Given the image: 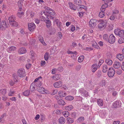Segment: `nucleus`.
<instances>
[{
  "mask_svg": "<svg viewBox=\"0 0 124 124\" xmlns=\"http://www.w3.org/2000/svg\"><path fill=\"white\" fill-rule=\"evenodd\" d=\"M107 22L106 20H102L100 21L98 24V28L100 30L105 28L107 26Z\"/></svg>",
  "mask_w": 124,
  "mask_h": 124,
  "instance_id": "1",
  "label": "nucleus"
},
{
  "mask_svg": "<svg viewBox=\"0 0 124 124\" xmlns=\"http://www.w3.org/2000/svg\"><path fill=\"white\" fill-rule=\"evenodd\" d=\"M17 74L18 76L21 78L24 77L25 75V70L22 68H21L18 70Z\"/></svg>",
  "mask_w": 124,
  "mask_h": 124,
  "instance_id": "2",
  "label": "nucleus"
},
{
  "mask_svg": "<svg viewBox=\"0 0 124 124\" xmlns=\"http://www.w3.org/2000/svg\"><path fill=\"white\" fill-rule=\"evenodd\" d=\"M78 91L82 96L84 97H87L88 96V92L84 88H80Z\"/></svg>",
  "mask_w": 124,
  "mask_h": 124,
  "instance_id": "3",
  "label": "nucleus"
},
{
  "mask_svg": "<svg viewBox=\"0 0 124 124\" xmlns=\"http://www.w3.org/2000/svg\"><path fill=\"white\" fill-rule=\"evenodd\" d=\"M96 20L91 19L89 22L90 27L92 28H94L96 26Z\"/></svg>",
  "mask_w": 124,
  "mask_h": 124,
  "instance_id": "4",
  "label": "nucleus"
},
{
  "mask_svg": "<svg viewBox=\"0 0 124 124\" xmlns=\"http://www.w3.org/2000/svg\"><path fill=\"white\" fill-rule=\"evenodd\" d=\"M115 73V71L113 68L111 67L108 69V74L109 77H112L113 76Z\"/></svg>",
  "mask_w": 124,
  "mask_h": 124,
  "instance_id": "5",
  "label": "nucleus"
},
{
  "mask_svg": "<svg viewBox=\"0 0 124 124\" xmlns=\"http://www.w3.org/2000/svg\"><path fill=\"white\" fill-rule=\"evenodd\" d=\"M115 36L113 34H111L109 36L108 42L111 44H113L115 42Z\"/></svg>",
  "mask_w": 124,
  "mask_h": 124,
  "instance_id": "6",
  "label": "nucleus"
},
{
  "mask_svg": "<svg viewBox=\"0 0 124 124\" xmlns=\"http://www.w3.org/2000/svg\"><path fill=\"white\" fill-rule=\"evenodd\" d=\"M115 33L118 36L120 37H123L124 36V30H115Z\"/></svg>",
  "mask_w": 124,
  "mask_h": 124,
  "instance_id": "7",
  "label": "nucleus"
},
{
  "mask_svg": "<svg viewBox=\"0 0 124 124\" xmlns=\"http://www.w3.org/2000/svg\"><path fill=\"white\" fill-rule=\"evenodd\" d=\"M8 25H7L5 21H1V25H0V29L3 30L5 28L7 27Z\"/></svg>",
  "mask_w": 124,
  "mask_h": 124,
  "instance_id": "8",
  "label": "nucleus"
},
{
  "mask_svg": "<svg viewBox=\"0 0 124 124\" xmlns=\"http://www.w3.org/2000/svg\"><path fill=\"white\" fill-rule=\"evenodd\" d=\"M62 82L60 81L54 83V87L57 88H59L62 87Z\"/></svg>",
  "mask_w": 124,
  "mask_h": 124,
  "instance_id": "9",
  "label": "nucleus"
},
{
  "mask_svg": "<svg viewBox=\"0 0 124 124\" xmlns=\"http://www.w3.org/2000/svg\"><path fill=\"white\" fill-rule=\"evenodd\" d=\"M113 67L116 69H117L120 67V63L116 60H115L113 65Z\"/></svg>",
  "mask_w": 124,
  "mask_h": 124,
  "instance_id": "10",
  "label": "nucleus"
},
{
  "mask_svg": "<svg viewBox=\"0 0 124 124\" xmlns=\"http://www.w3.org/2000/svg\"><path fill=\"white\" fill-rule=\"evenodd\" d=\"M35 25L33 23H32L28 24V27L29 30L30 31H32L35 29Z\"/></svg>",
  "mask_w": 124,
  "mask_h": 124,
  "instance_id": "11",
  "label": "nucleus"
},
{
  "mask_svg": "<svg viewBox=\"0 0 124 124\" xmlns=\"http://www.w3.org/2000/svg\"><path fill=\"white\" fill-rule=\"evenodd\" d=\"M37 90L38 92L42 94H44L46 93L47 91L42 87L37 88Z\"/></svg>",
  "mask_w": 124,
  "mask_h": 124,
  "instance_id": "12",
  "label": "nucleus"
},
{
  "mask_svg": "<svg viewBox=\"0 0 124 124\" xmlns=\"http://www.w3.org/2000/svg\"><path fill=\"white\" fill-rule=\"evenodd\" d=\"M98 66L97 64H93L91 66V71L93 72H94L97 70Z\"/></svg>",
  "mask_w": 124,
  "mask_h": 124,
  "instance_id": "13",
  "label": "nucleus"
},
{
  "mask_svg": "<svg viewBox=\"0 0 124 124\" xmlns=\"http://www.w3.org/2000/svg\"><path fill=\"white\" fill-rule=\"evenodd\" d=\"M121 102L119 101H117L114 102L113 106L114 108L120 107L121 106Z\"/></svg>",
  "mask_w": 124,
  "mask_h": 124,
  "instance_id": "14",
  "label": "nucleus"
},
{
  "mask_svg": "<svg viewBox=\"0 0 124 124\" xmlns=\"http://www.w3.org/2000/svg\"><path fill=\"white\" fill-rule=\"evenodd\" d=\"M26 51V49L23 47H21L19 49L18 52L20 54H23L25 53Z\"/></svg>",
  "mask_w": 124,
  "mask_h": 124,
  "instance_id": "15",
  "label": "nucleus"
},
{
  "mask_svg": "<svg viewBox=\"0 0 124 124\" xmlns=\"http://www.w3.org/2000/svg\"><path fill=\"white\" fill-rule=\"evenodd\" d=\"M58 94L61 97H65L67 95V94L65 92L62 91H60L58 92Z\"/></svg>",
  "mask_w": 124,
  "mask_h": 124,
  "instance_id": "16",
  "label": "nucleus"
},
{
  "mask_svg": "<svg viewBox=\"0 0 124 124\" xmlns=\"http://www.w3.org/2000/svg\"><path fill=\"white\" fill-rule=\"evenodd\" d=\"M61 77V75L59 74H57L53 75L52 77V78L53 79L55 80H57L59 79Z\"/></svg>",
  "mask_w": 124,
  "mask_h": 124,
  "instance_id": "17",
  "label": "nucleus"
},
{
  "mask_svg": "<svg viewBox=\"0 0 124 124\" xmlns=\"http://www.w3.org/2000/svg\"><path fill=\"white\" fill-rule=\"evenodd\" d=\"M70 7V8L73 10H75L77 8L76 6H75L71 2H69Z\"/></svg>",
  "mask_w": 124,
  "mask_h": 124,
  "instance_id": "18",
  "label": "nucleus"
},
{
  "mask_svg": "<svg viewBox=\"0 0 124 124\" xmlns=\"http://www.w3.org/2000/svg\"><path fill=\"white\" fill-rule=\"evenodd\" d=\"M108 6V4L106 3H105L102 5L101 8V11H104L105 10L106 8Z\"/></svg>",
  "mask_w": 124,
  "mask_h": 124,
  "instance_id": "19",
  "label": "nucleus"
},
{
  "mask_svg": "<svg viewBox=\"0 0 124 124\" xmlns=\"http://www.w3.org/2000/svg\"><path fill=\"white\" fill-rule=\"evenodd\" d=\"M97 103L99 106H102L103 105V102L101 99H98L97 100Z\"/></svg>",
  "mask_w": 124,
  "mask_h": 124,
  "instance_id": "20",
  "label": "nucleus"
},
{
  "mask_svg": "<svg viewBox=\"0 0 124 124\" xmlns=\"http://www.w3.org/2000/svg\"><path fill=\"white\" fill-rule=\"evenodd\" d=\"M9 24L14 21L15 20V17L14 16H12L9 17L8 18Z\"/></svg>",
  "mask_w": 124,
  "mask_h": 124,
  "instance_id": "21",
  "label": "nucleus"
},
{
  "mask_svg": "<svg viewBox=\"0 0 124 124\" xmlns=\"http://www.w3.org/2000/svg\"><path fill=\"white\" fill-rule=\"evenodd\" d=\"M49 9H48V14L49 15H52L54 16L55 13L54 12L53 10H52L50 8H48Z\"/></svg>",
  "mask_w": 124,
  "mask_h": 124,
  "instance_id": "22",
  "label": "nucleus"
},
{
  "mask_svg": "<svg viewBox=\"0 0 124 124\" xmlns=\"http://www.w3.org/2000/svg\"><path fill=\"white\" fill-rule=\"evenodd\" d=\"M65 119L63 117H61L59 119V122L61 124H64L65 122Z\"/></svg>",
  "mask_w": 124,
  "mask_h": 124,
  "instance_id": "23",
  "label": "nucleus"
},
{
  "mask_svg": "<svg viewBox=\"0 0 124 124\" xmlns=\"http://www.w3.org/2000/svg\"><path fill=\"white\" fill-rule=\"evenodd\" d=\"M67 121L68 124H71L74 122V120L72 118L68 117L67 118Z\"/></svg>",
  "mask_w": 124,
  "mask_h": 124,
  "instance_id": "24",
  "label": "nucleus"
},
{
  "mask_svg": "<svg viewBox=\"0 0 124 124\" xmlns=\"http://www.w3.org/2000/svg\"><path fill=\"white\" fill-rule=\"evenodd\" d=\"M45 22L46 23V26L47 27L49 28L50 26L51 25V23L49 20L48 19L46 20Z\"/></svg>",
  "mask_w": 124,
  "mask_h": 124,
  "instance_id": "25",
  "label": "nucleus"
},
{
  "mask_svg": "<svg viewBox=\"0 0 124 124\" xmlns=\"http://www.w3.org/2000/svg\"><path fill=\"white\" fill-rule=\"evenodd\" d=\"M105 62L106 63L109 65H110L112 64V61L110 59H107L106 60Z\"/></svg>",
  "mask_w": 124,
  "mask_h": 124,
  "instance_id": "26",
  "label": "nucleus"
},
{
  "mask_svg": "<svg viewBox=\"0 0 124 124\" xmlns=\"http://www.w3.org/2000/svg\"><path fill=\"white\" fill-rule=\"evenodd\" d=\"M116 58L120 61H122L124 58V56L122 54H118L116 56Z\"/></svg>",
  "mask_w": 124,
  "mask_h": 124,
  "instance_id": "27",
  "label": "nucleus"
},
{
  "mask_svg": "<svg viewBox=\"0 0 124 124\" xmlns=\"http://www.w3.org/2000/svg\"><path fill=\"white\" fill-rule=\"evenodd\" d=\"M22 93L24 95L26 96H28L30 95V92L29 90H27L23 93Z\"/></svg>",
  "mask_w": 124,
  "mask_h": 124,
  "instance_id": "28",
  "label": "nucleus"
},
{
  "mask_svg": "<svg viewBox=\"0 0 124 124\" xmlns=\"http://www.w3.org/2000/svg\"><path fill=\"white\" fill-rule=\"evenodd\" d=\"M58 103L59 105L62 106L66 104L65 102L62 99L58 101Z\"/></svg>",
  "mask_w": 124,
  "mask_h": 124,
  "instance_id": "29",
  "label": "nucleus"
},
{
  "mask_svg": "<svg viewBox=\"0 0 124 124\" xmlns=\"http://www.w3.org/2000/svg\"><path fill=\"white\" fill-rule=\"evenodd\" d=\"M102 72L104 73L108 71V66L106 65H103V67Z\"/></svg>",
  "mask_w": 124,
  "mask_h": 124,
  "instance_id": "30",
  "label": "nucleus"
},
{
  "mask_svg": "<svg viewBox=\"0 0 124 124\" xmlns=\"http://www.w3.org/2000/svg\"><path fill=\"white\" fill-rule=\"evenodd\" d=\"M39 40L40 41L44 46H46V44L44 41L43 38L42 37H39Z\"/></svg>",
  "mask_w": 124,
  "mask_h": 124,
  "instance_id": "31",
  "label": "nucleus"
},
{
  "mask_svg": "<svg viewBox=\"0 0 124 124\" xmlns=\"http://www.w3.org/2000/svg\"><path fill=\"white\" fill-rule=\"evenodd\" d=\"M78 114V112L77 111L72 112L71 113V115L73 117L75 118L77 117Z\"/></svg>",
  "mask_w": 124,
  "mask_h": 124,
  "instance_id": "32",
  "label": "nucleus"
},
{
  "mask_svg": "<svg viewBox=\"0 0 124 124\" xmlns=\"http://www.w3.org/2000/svg\"><path fill=\"white\" fill-rule=\"evenodd\" d=\"M108 35L107 34H105L103 36V38L104 40L108 42Z\"/></svg>",
  "mask_w": 124,
  "mask_h": 124,
  "instance_id": "33",
  "label": "nucleus"
},
{
  "mask_svg": "<svg viewBox=\"0 0 124 124\" xmlns=\"http://www.w3.org/2000/svg\"><path fill=\"white\" fill-rule=\"evenodd\" d=\"M7 92L6 90V89H2L0 90V93L2 95H4Z\"/></svg>",
  "mask_w": 124,
  "mask_h": 124,
  "instance_id": "34",
  "label": "nucleus"
},
{
  "mask_svg": "<svg viewBox=\"0 0 124 124\" xmlns=\"http://www.w3.org/2000/svg\"><path fill=\"white\" fill-rule=\"evenodd\" d=\"M10 24L14 27H17L18 25V23L17 22L15 21L12 22L11 23H10Z\"/></svg>",
  "mask_w": 124,
  "mask_h": 124,
  "instance_id": "35",
  "label": "nucleus"
},
{
  "mask_svg": "<svg viewBox=\"0 0 124 124\" xmlns=\"http://www.w3.org/2000/svg\"><path fill=\"white\" fill-rule=\"evenodd\" d=\"M84 56L83 55L80 56L78 59V61L79 62H82L84 60Z\"/></svg>",
  "mask_w": 124,
  "mask_h": 124,
  "instance_id": "36",
  "label": "nucleus"
},
{
  "mask_svg": "<svg viewBox=\"0 0 124 124\" xmlns=\"http://www.w3.org/2000/svg\"><path fill=\"white\" fill-rule=\"evenodd\" d=\"M65 99L67 100L71 101L73 100L74 99V97L73 96H66L65 98Z\"/></svg>",
  "mask_w": 124,
  "mask_h": 124,
  "instance_id": "37",
  "label": "nucleus"
},
{
  "mask_svg": "<svg viewBox=\"0 0 124 124\" xmlns=\"http://www.w3.org/2000/svg\"><path fill=\"white\" fill-rule=\"evenodd\" d=\"M93 46L95 48H97V49H98L99 47L96 42L94 41H93Z\"/></svg>",
  "mask_w": 124,
  "mask_h": 124,
  "instance_id": "38",
  "label": "nucleus"
},
{
  "mask_svg": "<svg viewBox=\"0 0 124 124\" xmlns=\"http://www.w3.org/2000/svg\"><path fill=\"white\" fill-rule=\"evenodd\" d=\"M73 108V107L71 105H70L65 107V108L68 111L72 109Z\"/></svg>",
  "mask_w": 124,
  "mask_h": 124,
  "instance_id": "39",
  "label": "nucleus"
},
{
  "mask_svg": "<svg viewBox=\"0 0 124 124\" xmlns=\"http://www.w3.org/2000/svg\"><path fill=\"white\" fill-rule=\"evenodd\" d=\"M106 83V81L105 80H102L99 84V85L102 87L105 86Z\"/></svg>",
  "mask_w": 124,
  "mask_h": 124,
  "instance_id": "40",
  "label": "nucleus"
},
{
  "mask_svg": "<svg viewBox=\"0 0 124 124\" xmlns=\"http://www.w3.org/2000/svg\"><path fill=\"white\" fill-rule=\"evenodd\" d=\"M49 54L48 52L46 53L44 56V58L45 60L46 61H47L48 59Z\"/></svg>",
  "mask_w": 124,
  "mask_h": 124,
  "instance_id": "41",
  "label": "nucleus"
},
{
  "mask_svg": "<svg viewBox=\"0 0 124 124\" xmlns=\"http://www.w3.org/2000/svg\"><path fill=\"white\" fill-rule=\"evenodd\" d=\"M74 3L77 5L80 6L81 4V1L80 0H75Z\"/></svg>",
  "mask_w": 124,
  "mask_h": 124,
  "instance_id": "42",
  "label": "nucleus"
},
{
  "mask_svg": "<svg viewBox=\"0 0 124 124\" xmlns=\"http://www.w3.org/2000/svg\"><path fill=\"white\" fill-rule=\"evenodd\" d=\"M84 120V118L83 116H81L79 118L77 121L78 122H80L81 121H83Z\"/></svg>",
  "mask_w": 124,
  "mask_h": 124,
  "instance_id": "43",
  "label": "nucleus"
},
{
  "mask_svg": "<svg viewBox=\"0 0 124 124\" xmlns=\"http://www.w3.org/2000/svg\"><path fill=\"white\" fill-rule=\"evenodd\" d=\"M34 83H32L30 87V90L32 91H34L35 89V87L34 86Z\"/></svg>",
  "mask_w": 124,
  "mask_h": 124,
  "instance_id": "44",
  "label": "nucleus"
},
{
  "mask_svg": "<svg viewBox=\"0 0 124 124\" xmlns=\"http://www.w3.org/2000/svg\"><path fill=\"white\" fill-rule=\"evenodd\" d=\"M118 42L120 44L124 43V37L120 38L118 40Z\"/></svg>",
  "mask_w": 124,
  "mask_h": 124,
  "instance_id": "45",
  "label": "nucleus"
},
{
  "mask_svg": "<svg viewBox=\"0 0 124 124\" xmlns=\"http://www.w3.org/2000/svg\"><path fill=\"white\" fill-rule=\"evenodd\" d=\"M63 115L65 117H67L70 115L68 111H66L63 113Z\"/></svg>",
  "mask_w": 124,
  "mask_h": 124,
  "instance_id": "46",
  "label": "nucleus"
},
{
  "mask_svg": "<svg viewBox=\"0 0 124 124\" xmlns=\"http://www.w3.org/2000/svg\"><path fill=\"white\" fill-rule=\"evenodd\" d=\"M104 11H101L99 13V16L100 17L102 18L104 16Z\"/></svg>",
  "mask_w": 124,
  "mask_h": 124,
  "instance_id": "47",
  "label": "nucleus"
},
{
  "mask_svg": "<svg viewBox=\"0 0 124 124\" xmlns=\"http://www.w3.org/2000/svg\"><path fill=\"white\" fill-rule=\"evenodd\" d=\"M63 67H59L57 69V70L58 73H60L62 72L63 70Z\"/></svg>",
  "mask_w": 124,
  "mask_h": 124,
  "instance_id": "48",
  "label": "nucleus"
},
{
  "mask_svg": "<svg viewBox=\"0 0 124 124\" xmlns=\"http://www.w3.org/2000/svg\"><path fill=\"white\" fill-rule=\"evenodd\" d=\"M55 22L58 27H60L61 26V23L59 21V20L58 19H56Z\"/></svg>",
  "mask_w": 124,
  "mask_h": 124,
  "instance_id": "49",
  "label": "nucleus"
},
{
  "mask_svg": "<svg viewBox=\"0 0 124 124\" xmlns=\"http://www.w3.org/2000/svg\"><path fill=\"white\" fill-rule=\"evenodd\" d=\"M56 73H58L57 69L54 68L52 70L51 73L52 74H54Z\"/></svg>",
  "mask_w": 124,
  "mask_h": 124,
  "instance_id": "50",
  "label": "nucleus"
},
{
  "mask_svg": "<svg viewBox=\"0 0 124 124\" xmlns=\"http://www.w3.org/2000/svg\"><path fill=\"white\" fill-rule=\"evenodd\" d=\"M36 83V85H37V87H38V88L40 87L41 86L42 84L41 81H39L37 82V83Z\"/></svg>",
  "mask_w": 124,
  "mask_h": 124,
  "instance_id": "51",
  "label": "nucleus"
},
{
  "mask_svg": "<svg viewBox=\"0 0 124 124\" xmlns=\"http://www.w3.org/2000/svg\"><path fill=\"white\" fill-rule=\"evenodd\" d=\"M24 13L23 12H18L17 13V15L19 17H21L23 15Z\"/></svg>",
  "mask_w": 124,
  "mask_h": 124,
  "instance_id": "52",
  "label": "nucleus"
},
{
  "mask_svg": "<svg viewBox=\"0 0 124 124\" xmlns=\"http://www.w3.org/2000/svg\"><path fill=\"white\" fill-rule=\"evenodd\" d=\"M104 62V60H100L98 63V67L99 68L101 65Z\"/></svg>",
  "mask_w": 124,
  "mask_h": 124,
  "instance_id": "53",
  "label": "nucleus"
},
{
  "mask_svg": "<svg viewBox=\"0 0 124 124\" xmlns=\"http://www.w3.org/2000/svg\"><path fill=\"white\" fill-rule=\"evenodd\" d=\"M9 50L10 51H13L16 50V47L12 46L9 48Z\"/></svg>",
  "mask_w": 124,
  "mask_h": 124,
  "instance_id": "54",
  "label": "nucleus"
},
{
  "mask_svg": "<svg viewBox=\"0 0 124 124\" xmlns=\"http://www.w3.org/2000/svg\"><path fill=\"white\" fill-rule=\"evenodd\" d=\"M15 92L14 91H11L10 90V92L8 93V95L9 96H12L14 94Z\"/></svg>",
  "mask_w": 124,
  "mask_h": 124,
  "instance_id": "55",
  "label": "nucleus"
},
{
  "mask_svg": "<svg viewBox=\"0 0 124 124\" xmlns=\"http://www.w3.org/2000/svg\"><path fill=\"white\" fill-rule=\"evenodd\" d=\"M88 87H92L93 86V83L92 82H89L88 84H87Z\"/></svg>",
  "mask_w": 124,
  "mask_h": 124,
  "instance_id": "56",
  "label": "nucleus"
},
{
  "mask_svg": "<svg viewBox=\"0 0 124 124\" xmlns=\"http://www.w3.org/2000/svg\"><path fill=\"white\" fill-rule=\"evenodd\" d=\"M117 94V92L116 91H115L114 90L113 91V93H112V95L113 96H115Z\"/></svg>",
  "mask_w": 124,
  "mask_h": 124,
  "instance_id": "57",
  "label": "nucleus"
},
{
  "mask_svg": "<svg viewBox=\"0 0 124 124\" xmlns=\"http://www.w3.org/2000/svg\"><path fill=\"white\" fill-rule=\"evenodd\" d=\"M41 77H38V78H36L33 82H35V83H37V82H38V81H41L40 79L39 80V79H41Z\"/></svg>",
  "mask_w": 124,
  "mask_h": 124,
  "instance_id": "58",
  "label": "nucleus"
},
{
  "mask_svg": "<svg viewBox=\"0 0 124 124\" xmlns=\"http://www.w3.org/2000/svg\"><path fill=\"white\" fill-rule=\"evenodd\" d=\"M18 4L19 8V11H21L22 9V4L20 3H18Z\"/></svg>",
  "mask_w": 124,
  "mask_h": 124,
  "instance_id": "59",
  "label": "nucleus"
},
{
  "mask_svg": "<svg viewBox=\"0 0 124 124\" xmlns=\"http://www.w3.org/2000/svg\"><path fill=\"white\" fill-rule=\"evenodd\" d=\"M40 19L42 21H44V22L46 21V20H47V19H46L45 17H44L43 16H40Z\"/></svg>",
  "mask_w": 124,
  "mask_h": 124,
  "instance_id": "60",
  "label": "nucleus"
},
{
  "mask_svg": "<svg viewBox=\"0 0 124 124\" xmlns=\"http://www.w3.org/2000/svg\"><path fill=\"white\" fill-rule=\"evenodd\" d=\"M31 64L28 63L26 65V67L27 69H28L31 67Z\"/></svg>",
  "mask_w": 124,
  "mask_h": 124,
  "instance_id": "61",
  "label": "nucleus"
},
{
  "mask_svg": "<svg viewBox=\"0 0 124 124\" xmlns=\"http://www.w3.org/2000/svg\"><path fill=\"white\" fill-rule=\"evenodd\" d=\"M81 68V66L80 65H79L76 66V69L78 70H79Z\"/></svg>",
  "mask_w": 124,
  "mask_h": 124,
  "instance_id": "62",
  "label": "nucleus"
},
{
  "mask_svg": "<svg viewBox=\"0 0 124 124\" xmlns=\"http://www.w3.org/2000/svg\"><path fill=\"white\" fill-rule=\"evenodd\" d=\"M117 74L119 75L121 74L122 73V70H118L116 72Z\"/></svg>",
  "mask_w": 124,
  "mask_h": 124,
  "instance_id": "63",
  "label": "nucleus"
},
{
  "mask_svg": "<svg viewBox=\"0 0 124 124\" xmlns=\"http://www.w3.org/2000/svg\"><path fill=\"white\" fill-rule=\"evenodd\" d=\"M58 92V91L56 90H53V92L52 93V94L54 95L56 94Z\"/></svg>",
  "mask_w": 124,
  "mask_h": 124,
  "instance_id": "64",
  "label": "nucleus"
}]
</instances>
